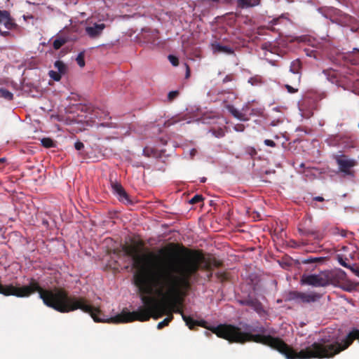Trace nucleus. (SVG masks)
<instances>
[{
    "label": "nucleus",
    "mask_w": 359,
    "mask_h": 359,
    "mask_svg": "<svg viewBox=\"0 0 359 359\" xmlns=\"http://www.w3.org/2000/svg\"><path fill=\"white\" fill-rule=\"evenodd\" d=\"M182 319L190 330L196 326H200L210 330L218 337L228 340L229 342L243 344L253 341L270 346L283 354L286 359H309V358H330L343 351V339L328 344L325 339L318 342H314L311 346L297 351L278 337L264 334L266 329L260 327L258 329H250L247 325L245 329L250 332H259L261 334H253L250 332H242L241 328L232 325H219L217 327H209L205 320H196L191 317L182 313Z\"/></svg>",
    "instance_id": "obj_1"
},
{
    "label": "nucleus",
    "mask_w": 359,
    "mask_h": 359,
    "mask_svg": "<svg viewBox=\"0 0 359 359\" xmlns=\"http://www.w3.org/2000/svg\"><path fill=\"white\" fill-rule=\"evenodd\" d=\"M202 258V255L196 252L182 255L170 252L161 258L137 254L133 257L136 269L135 283L140 288L170 284L174 280L188 283L187 277L197 270Z\"/></svg>",
    "instance_id": "obj_2"
},
{
    "label": "nucleus",
    "mask_w": 359,
    "mask_h": 359,
    "mask_svg": "<svg viewBox=\"0 0 359 359\" xmlns=\"http://www.w3.org/2000/svg\"><path fill=\"white\" fill-rule=\"evenodd\" d=\"M142 305L136 311L118 316L123 318L118 321L145 322L151 318H166L159 322L157 329L161 330L168 326L173 320V313L182 316L184 300L188 293H139Z\"/></svg>",
    "instance_id": "obj_3"
},
{
    "label": "nucleus",
    "mask_w": 359,
    "mask_h": 359,
    "mask_svg": "<svg viewBox=\"0 0 359 359\" xmlns=\"http://www.w3.org/2000/svg\"><path fill=\"white\" fill-rule=\"evenodd\" d=\"M334 283V274L330 271H320L317 274H304L302 276V285L323 287Z\"/></svg>",
    "instance_id": "obj_4"
},
{
    "label": "nucleus",
    "mask_w": 359,
    "mask_h": 359,
    "mask_svg": "<svg viewBox=\"0 0 359 359\" xmlns=\"http://www.w3.org/2000/svg\"><path fill=\"white\" fill-rule=\"evenodd\" d=\"M129 312L130 311L123 310L120 314H118L114 317L109 318L107 316L104 315L99 309L91 305V318H93L95 322L97 323H111L116 324L130 323V321H118L123 318H117L118 316H121L123 313H127Z\"/></svg>",
    "instance_id": "obj_5"
},
{
    "label": "nucleus",
    "mask_w": 359,
    "mask_h": 359,
    "mask_svg": "<svg viewBox=\"0 0 359 359\" xmlns=\"http://www.w3.org/2000/svg\"><path fill=\"white\" fill-rule=\"evenodd\" d=\"M54 68L55 70L48 72V76L55 81H60L68 72V66L61 60L55 62Z\"/></svg>",
    "instance_id": "obj_6"
},
{
    "label": "nucleus",
    "mask_w": 359,
    "mask_h": 359,
    "mask_svg": "<svg viewBox=\"0 0 359 359\" xmlns=\"http://www.w3.org/2000/svg\"><path fill=\"white\" fill-rule=\"evenodd\" d=\"M0 292H52L51 290H43L37 282L32 280L29 285H25L22 288H14L12 290H6L4 289L3 285L0 283Z\"/></svg>",
    "instance_id": "obj_7"
},
{
    "label": "nucleus",
    "mask_w": 359,
    "mask_h": 359,
    "mask_svg": "<svg viewBox=\"0 0 359 359\" xmlns=\"http://www.w3.org/2000/svg\"><path fill=\"white\" fill-rule=\"evenodd\" d=\"M296 295V300L299 303H311L318 301L321 295L319 293H292Z\"/></svg>",
    "instance_id": "obj_8"
},
{
    "label": "nucleus",
    "mask_w": 359,
    "mask_h": 359,
    "mask_svg": "<svg viewBox=\"0 0 359 359\" xmlns=\"http://www.w3.org/2000/svg\"><path fill=\"white\" fill-rule=\"evenodd\" d=\"M237 302L241 305L248 306L256 311H259L262 309V304L256 298L250 296V294L244 299H237Z\"/></svg>",
    "instance_id": "obj_9"
},
{
    "label": "nucleus",
    "mask_w": 359,
    "mask_h": 359,
    "mask_svg": "<svg viewBox=\"0 0 359 359\" xmlns=\"http://www.w3.org/2000/svg\"><path fill=\"white\" fill-rule=\"evenodd\" d=\"M187 284L188 283H182V281L174 280L170 284H163V285H152L146 288H140V287H139V288L141 290H144V292H146V290H148V289L151 288V287H158L159 288L167 287L168 289V292H177L176 291L177 289L186 287Z\"/></svg>",
    "instance_id": "obj_10"
},
{
    "label": "nucleus",
    "mask_w": 359,
    "mask_h": 359,
    "mask_svg": "<svg viewBox=\"0 0 359 359\" xmlns=\"http://www.w3.org/2000/svg\"><path fill=\"white\" fill-rule=\"evenodd\" d=\"M337 161L340 170L344 172H348L351 168L356 165V161L355 160L348 158L344 156L339 157Z\"/></svg>",
    "instance_id": "obj_11"
},
{
    "label": "nucleus",
    "mask_w": 359,
    "mask_h": 359,
    "mask_svg": "<svg viewBox=\"0 0 359 359\" xmlns=\"http://www.w3.org/2000/svg\"><path fill=\"white\" fill-rule=\"evenodd\" d=\"M0 25H4L7 29H12L15 26L8 11L0 10Z\"/></svg>",
    "instance_id": "obj_12"
},
{
    "label": "nucleus",
    "mask_w": 359,
    "mask_h": 359,
    "mask_svg": "<svg viewBox=\"0 0 359 359\" xmlns=\"http://www.w3.org/2000/svg\"><path fill=\"white\" fill-rule=\"evenodd\" d=\"M108 118L109 115L106 111H102L100 114L98 111L93 110V117H91V122L94 125H100L102 126H107V124L101 121L107 120Z\"/></svg>",
    "instance_id": "obj_13"
},
{
    "label": "nucleus",
    "mask_w": 359,
    "mask_h": 359,
    "mask_svg": "<svg viewBox=\"0 0 359 359\" xmlns=\"http://www.w3.org/2000/svg\"><path fill=\"white\" fill-rule=\"evenodd\" d=\"M112 189L114 194L118 198V200L123 203H129L130 201L128 198V195L123 189L122 186L119 184H113Z\"/></svg>",
    "instance_id": "obj_14"
},
{
    "label": "nucleus",
    "mask_w": 359,
    "mask_h": 359,
    "mask_svg": "<svg viewBox=\"0 0 359 359\" xmlns=\"http://www.w3.org/2000/svg\"><path fill=\"white\" fill-rule=\"evenodd\" d=\"M65 32L66 31H63V32L54 40L53 46L55 50L60 48L67 41L76 39V37L74 36H65Z\"/></svg>",
    "instance_id": "obj_15"
},
{
    "label": "nucleus",
    "mask_w": 359,
    "mask_h": 359,
    "mask_svg": "<svg viewBox=\"0 0 359 359\" xmlns=\"http://www.w3.org/2000/svg\"><path fill=\"white\" fill-rule=\"evenodd\" d=\"M105 28V25L103 22H91V38L98 36Z\"/></svg>",
    "instance_id": "obj_16"
},
{
    "label": "nucleus",
    "mask_w": 359,
    "mask_h": 359,
    "mask_svg": "<svg viewBox=\"0 0 359 359\" xmlns=\"http://www.w3.org/2000/svg\"><path fill=\"white\" fill-rule=\"evenodd\" d=\"M299 68V61H294L292 64L291 69L294 79L297 82V83H299L300 81V76L299 75L298 69Z\"/></svg>",
    "instance_id": "obj_17"
},
{
    "label": "nucleus",
    "mask_w": 359,
    "mask_h": 359,
    "mask_svg": "<svg viewBox=\"0 0 359 359\" xmlns=\"http://www.w3.org/2000/svg\"><path fill=\"white\" fill-rule=\"evenodd\" d=\"M0 97L6 100H12L13 98V94L6 88H0Z\"/></svg>",
    "instance_id": "obj_18"
},
{
    "label": "nucleus",
    "mask_w": 359,
    "mask_h": 359,
    "mask_svg": "<svg viewBox=\"0 0 359 359\" xmlns=\"http://www.w3.org/2000/svg\"><path fill=\"white\" fill-rule=\"evenodd\" d=\"M213 50L215 52H224L227 53H232V50L226 46H222L219 44L213 45Z\"/></svg>",
    "instance_id": "obj_19"
},
{
    "label": "nucleus",
    "mask_w": 359,
    "mask_h": 359,
    "mask_svg": "<svg viewBox=\"0 0 359 359\" xmlns=\"http://www.w3.org/2000/svg\"><path fill=\"white\" fill-rule=\"evenodd\" d=\"M238 3L241 7L255 6L259 4V0H257L255 3L251 4L248 0H238Z\"/></svg>",
    "instance_id": "obj_20"
},
{
    "label": "nucleus",
    "mask_w": 359,
    "mask_h": 359,
    "mask_svg": "<svg viewBox=\"0 0 359 359\" xmlns=\"http://www.w3.org/2000/svg\"><path fill=\"white\" fill-rule=\"evenodd\" d=\"M76 60L80 67H83L85 66L84 52L79 53L76 58Z\"/></svg>",
    "instance_id": "obj_21"
},
{
    "label": "nucleus",
    "mask_w": 359,
    "mask_h": 359,
    "mask_svg": "<svg viewBox=\"0 0 359 359\" xmlns=\"http://www.w3.org/2000/svg\"><path fill=\"white\" fill-rule=\"evenodd\" d=\"M41 143L46 148H50L54 145L53 141L50 138H43Z\"/></svg>",
    "instance_id": "obj_22"
},
{
    "label": "nucleus",
    "mask_w": 359,
    "mask_h": 359,
    "mask_svg": "<svg viewBox=\"0 0 359 359\" xmlns=\"http://www.w3.org/2000/svg\"><path fill=\"white\" fill-rule=\"evenodd\" d=\"M168 60L170 62V63L175 67L177 66L179 64L178 58L174 55H169Z\"/></svg>",
    "instance_id": "obj_23"
},
{
    "label": "nucleus",
    "mask_w": 359,
    "mask_h": 359,
    "mask_svg": "<svg viewBox=\"0 0 359 359\" xmlns=\"http://www.w3.org/2000/svg\"><path fill=\"white\" fill-rule=\"evenodd\" d=\"M203 200V197L201 195H196L194 196L191 200L190 203H196L199 201H201Z\"/></svg>",
    "instance_id": "obj_24"
},
{
    "label": "nucleus",
    "mask_w": 359,
    "mask_h": 359,
    "mask_svg": "<svg viewBox=\"0 0 359 359\" xmlns=\"http://www.w3.org/2000/svg\"><path fill=\"white\" fill-rule=\"evenodd\" d=\"M285 88H287V91L290 93H296L298 89L297 88H294L290 85H285Z\"/></svg>",
    "instance_id": "obj_25"
},
{
    "label": "nucleus",
    "mask_w": 359,
    "mask_h": 359,
    "mask_svg": "<svg viewBox=\"0 0 359 359\" xmlns=\"http://www.w3.org/2000/svg\"><path fill=\"white\" fill-rule=\"evenodd\" d=\"M178 95V91L177 90H175V91H171L168 94V98L170 100H172L174 99L175 97H176Z\"/></svg>",
    "instance_id": "obj_26"
},
{
    "label": "nucleus",
    "mask_w": 359,
    "mask_h": 359,
    "mask_svg": "<svg viewBox=\"0 0 359 359\" xmlns=\"http://www.w3.org/2000/svg\"><path fill=\"white\" fill-rule=\"evenodd\" d=\"M264 144L266 145V146H269V147H273L276 146V144L275 142L271 140H266L264 141Z\"/></svg>",
    "instance_id": "obj_27"
},
{
    "label": "nucleus",
    "mask_w": 359,
    "mask_h": 359,
    "mask_svg": "<svg viewBox=\"0 0 359 359\" xmlns=\"http://www.w3.org/2000/svg\"><path fill=\"white\" fill-rule=\"evenodd\" d=\"M74 147H75V149H76V150H81V149H83V148L84 147V145H83V144L82 142H76L75 143Z\"/></svg>",
    "instance_id": "obj_28"
},
{
    "label": "nucleus",
    "mask_w": 359,
    "mask_h": 359,
    "mask_svg": "<svg viewBox=\"0 0 359 359\" xmlns=\"http://www.w3.org/2000/svg\"><path fill=\"white\" fill-rule=\"evenodd\" d=\"M186 78H189L190 76V69L188 65H186Z\"/></svg>",
    "instance_id": "obj_29"
},
{
    "label": "nucleus",
    "mask_w": 359,
    "mask_h": 359,
    "mask_svg": "<svg viewBox=\"0 0 359 359\" xmlns=\"http://www.w3.org/2000/svg\"><path fill=\"white\" fill-rule=\"evenodd\" d=\"M8 32H1L0 30V34L2 35V36H6Z\"/></svg>",
    "instance_id": "obj_30"
},
{
    "label": "nucleus",
    "mask_w": 359,
    "mask_h": 359,
    "mask_svg": "<svg viewBox=\"0 0 359 359\" xmlns=\"http://www.w3.org/2000/svg\"><path fill=\"white\" fill-rule=\"evenodd\" d=\"M317 201H323V198L322 197L318 196L315 198Z\"/></svg>",
    "instance_id": "obj_31"
},
{
    "label": "nucleus",
    "mask_w": 359,
    "mask_h": 359,
    "mask_svg": "<svg viewBox=\"0 0 359 359\" xmlns=\"http://www.w3.org/2000/svg\"><path fill=\"white\" fill-rule=\"evenodd\" d=\"M86 31L87 33L90 34V27H86Z\"/></svg>",
    "instance_id": "obj_32"
},
{
    "label": "nucleus",
    "mask_w": 359,
    "mask_h": 359,
    "mask_svg": "<svg viewBox=\"0 0 359 359\" xmlns=\"http://www.w3.org/2000/svg\"><path fill=\"white\" fill-rule=\"evenodd\" d=\"M235 112H236V110H233V111L232 110V111H231V113H233V114L236 116Z\"/></svg>",
    "instance_id": "obj_33"
},
{
    "label": "nucleus",
    "mask_w": 359,
    "mask_h": 359,
    "mask_svg": "<svg viewBox=\"0 0 359 359\" xmlns=\"http://www.w3.org/2000/svg\"><path fill=\"white\" fill-rule=\"evenodd\" d=\"M205 334H206L207 335H209V334L210 335V334H211L208 333V332H205Z\"/></svg>",
    "instance_id": "obj_34"
},
{
    "label": "nucleus",
    "mask_w": 359,
    "mask_h": 359,
    "mask_svg": "<svg viewBox=\"0 0 359 359\" xmlns=\"http://www.w3.org/2000/svg\"><path fill=\"white\" fill-rule=\"evenodd\" d=\"M3 161V158H0V162Z\"/></svg>",
    "instance_id": "obj_35"
}]
</instances>
